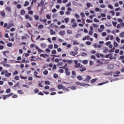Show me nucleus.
Wrapping results in <instances>:
<instances>
[{
  "mask_svg": "<svg viewBox=\"0 0 124 124\" xmlns=\"http://www.w3.org/2000/svg\"><path fill=\"white\" fill-rule=\"evenodd\" d=\"M93 26L94 28H98V25L95 23L93 24Z\"/></svg>",
  "mask_w": 124,
  "mask_h": 124,
  "instance_id": "864d4df0",
  "label": "nucleus"
},
{
  "mask_svg": "<svg viewBox=\"0 0 124 124\" xmlns=\"http://www.w3.org/2000/svg\"><path fill=\"white\" fill-rule=\"evenodd\" d=\"M34 74L35 75H34V77H35L37 78H41V76H37L38 75V73H37V71H34Z\"/></svg>",
  "mask_w": 124,
  "mask_h": 124,
  "instance_id": "f8f14e48",
  "label": "nucleus"
},
{
  "mask_svg": "<svg viewBox=\"0 0 124 124\" xmlns=\"http://www.w3.org/2000/svg\"><path fill=\"white\" fill-rule=\"evenodd\" d=\"M69 18L68 17H66L64 18L65 23H67L69 22Z\"/></svg>",
  "mask_w": 124,
  "mask_h": 124,
  "instance_id": "bb28decb",
  "label": "nucleus"
},
{
  "mask_svg": "<svg viewBox=\"0 0 124 124\" xmlns=\"http://www.w3.org/2000/svg\"><path fill=\"white\" fill-rule=\"evenodd\" d=\"M91 58V59H92V60H96V57H95V56H94V55H92Z\"/></svg>",
  "mask_w": 124,
  "mask_h": 124,
  "instance_id": "6e6d98bb",
  "label": "nucleus"
},
{
  "mask_svg": "<svg viewBox=\"0 0 124 124\" xmlns=\"http://www.w3.org/2000/svg\"><path fill=\"white\" fill-rule=\"evenodd\" d=\"M34 19H35L36 20H38V19H39V16H38L37 15H34Z\"/></svg>",
  "mask_w": 124,
  "mask_h": 124,
  "instance_id": "c85d7f7f",
  "label": "nucleus"
},
{
  "mask_svg": "<svg viewBox=\"0 0 124 124\" xmlns=\"http://www.w3.org/2000/svg\"><path fill=\"white\" fill-rule=\"evenodd\" d=\"M119 36H120V37H121V38H124V31L121 32L119 34Z\"/></svg>",
  "mask_w": 124,
  "mask_h": 124,
  "instance_id": "5701e85b",
  "label": "nucleus"
},
{
  "mask_svg": "<svg viewBox=\"0 0 124 124\" xmlns=\"http://www.w3.org/2000/svg\"><path fill=\"white\" fill-rule=\"evenodd\" d=\"M80 56H83V57H85L87 56V54L85 52H81L80 53Z\"/></svg>",
  "mask_w": 124,
  "mask_h": 124,
  "instance_id": "aec40b11",
  "label": "nucleus"
},
{
  "mask_svg": "<svg viewBox=\"0 0 124 124\" xmlns=\"http://www.w3.org/2000/svg\"><path fill=\"white\" fill-rule=\"evenodd\" d=\"M50 33L51 35H55L56 34V32L54 31L52 29L50 30Z\"/></svg>",
  "mask_w": 124,
  "mask_h": 124,
  "instance_id": "dca6fc26",
  "label": "nucleus"
},
{
  "mask_svg": "<svg viewBox=\"0 0 124 124\" xmlns=\"http://www.w3.org/2000/svg\"><path fill=\"white\" fill-rule=\"evenodd\" d=\"M17 93L19 94H24V92H22L21 90H18Z\"/></svg>",
  "mask_w": 124,
  "mask_h": 124,
  "instance_id": "2f4dec72",
  "label": "nucleus"
},
{
  "mask_svg": "<svg viewBox=\"0 0 124 124\" xmlns=\"http://www.w3.org/2000/svg\"><path fill=\"white\" fill-rule=\"evenodd\" d=\"M92 78V77L90 76H87V77L83 80L84 82H88Z\"/></svg>",
  "mask_w": 124,
  "mask_h": 124,
  "instance_id": "423d86ee",
  "label": "nucleus"
},
{
  "mask_svg": "<svg viewBox=\"0 0 124 124\" xmlns=\"http://www.w3.org/2000/svg\"><path fill=\"white\" fill-rule=\"evenodd\" d=\"M78 54V51H70V55L73 56H75Z\"/></svg>",
  "mask_w": 124,
  "mask_h": 124,
  "instance_id": "20e7f679",
  "label": "nucleus"
},
{
  "mask_svg": "<svg viewBox=\"0 0 124 124\" xmlns=\"http://www.w3.org/2000/svg\"><path fill=\"white\" fill-rule=\"evenodd\" d=\"M50 27L53 28H58V26L57 25H55V24L52 23L51 25H50Z\"/></svg>",
  "mask_w": 124,
  "mask_h": 124,
  "instance_id": "9b49d317",
  "label": "nucleus"
},
{
  "mask_svg": "<svg viewBox=\"0 0 124 124\" xmlns=\"http://www.w3.org/2000/svg\"><path fill=\"white\" fill-rule=\"evenodd\" d=\"M7 46L8 47H11L13 46V43H8L7 44Z\"/></svg>",
  "mask_w": 124,
  "mask_h": 124,
  "instance_id": "cd10ccee",
  "label": "nucleus"
},
{
  "mask_svg": "<svg viewBox=\"0 0 124 124\" xmlns=\"http://www.w3.org/2000/svg\"><path fill=\"white\" fill-rule=\"evenodd\" d=\"M12 75L11 73L7 72L5 74L4 77H10Z\"/></svg>",
  "mask_w": 124,
  "mask_h": 124,
  "instance_id": "ddd939ff",
  "label": "nucleus"
},
{
  "mask_svg": "<svg viewBox=\"0 0 124 124\" xmlns=\"http://www.w3.org/2000/svg\"><path fill=\"white\" fill-rule=\"evenodd\" d=\"M67 33L69 34H73V32H72V31L70 30H67Z\"/></svg>",
  "mask_w": 124,
  "mask_h": 124,
  "instance_id": "37998d69",
  "label": "nucleus"
},
{
  "mask_svg": "<svg viewBox=\"0 0 124 124\" xmlns=\"http://www.w3.org/2000/svg\"><path fill=\"white\" fill-rule=\"evenodd\" d=\"M112 73L111 72H107V73H105V74H104V75H106V76H108V75H111Z\"/></svg>",
  "mask_w": 124,
  "mask_h": 124,
  "instance_id": "a18cd8bd",
  "label": "nucleus"
},
{
  "mask_svg": "<svg viewBox=\"0 0 124 124\" xmlns=\"http://www.w3.org/2000/svg\"><path fill=\"white\" fill-rule=\"evenodd\" d=\"M26 14V11L24 10H21L20 14L22 16H24Z\"/></svg>",
  "mask_w": 124,
  "mask_h": 124,
  "instance_id": "6ab92c4d",
  "label": "nucleus"
},
{
  "mask_svg": "<svg viewBox=\"0 0 124 124\" xmlns=\"http://www.w3.org/2000/svg\"><path fill=\"white\" fill-rule=\"evenodd\" d=\"M7 73V70H2V72H1V75H4Z\"/></svg>",
  "mask_w": 124,
  "mask_h": 124,
  "instance_id": "412c9836",
  "label": "nucleus"
},
{
  "mask_svg": "<svg viewBox=\"0 0 124 124\" xmlns=\"http://www.w3.org/2000/svg\"><path fill=\"white\" fill-rule=\"evenodd\" d=\"M35 48H36V49L38 50V51L39 52H44V51H43V50H42V49H41L40 48L38 47L37 46H36L35 47Z\"/></svg>",
  "mask_w": 124,
  "mask_h": 124,
  "instance_id": "2eb2a0df",
  "label": "nucleus"
},
{
  "mask_svg": "<svg viewBox=\"0 0 124 124\" xmlns=\"http://www.w3.org/2000/svg\"><path fill=\"white\" fill-rule=\"evenodd\" d=\"M108 51V48H106L104 50L103 52H105L106 54H107Z\"/></svg>",
  "mask_w": 124,
  "mask_h": 124,
  "instance_id": "de8ad7c7",
  "label": "nucleus"
},
{
  "mask_svg": "<svg viewBox=\"0 0 124 124\" xmlns=\"http://www.w3.org/2000/svg\"><path fill=\"white\" fill-rule=\"evenodd\" d=\"M9 53V51H4L2 52V53H3V55H4V56H6V53Z\"/></svg>",
  "mask_w": 124,
  "mask_h": 124,
  "instance_id": "c756f323",
  "label": "nucleus"
},
{
  "mask_svg": "<svg viewBox=\"0 0 124 124\" xmlns=\"http://www.w3.org/2000/svg\"><path fill=\"white\" fill-rule=\"evenodd\" d=\"M94 21L95 23H98L99 22V20H98V19H96V18H94Z\"/></svg>",
  "mask_w": 124,
  "mask_h": 124,
  "instance_id": "09e8293b",
  "label": "nucleus"
},
{
  "mask_svg": "<svg viewBox=\"0 0 124 124\" xmlns=\"http://www.w3.org/2000/svg\"><path fill=\"white\" fill-rule=\"evenodd\" d=\"M93 32L92 31H90L89 33H88V34L90 35H92L93 34Z\"/></svg>",
  "mask_w": 124,
  "mask_h": 124,
  "instance_id": "338daca9",
  "label": "nucleus"
},
{
  "mask_svg": "<svg viewBox=\"0 0 124 124\" xmlns=\"http://www.w3.org/2000/svg\"><path fill=\"white\" fill-rule=\"evenodd\" d=\"M66 34V32H65L64 31H62L59 32V34L61 35V36H64Z\"/></svg>",
  "mask_w": 124,
  "mask_h": 124,
  "instance_id": "9d476101",
  "label": "nucleus"
},
{
  "mask_svg": "<svg viewBox=\"0 0 124 124\" xmlns=\"http://www.w3.org/2000/svg\"><path fill=\"white\" fill-rule=\"evenodd\" d=\"M116 24H117V22H112V25H113V26L114 27H116Z\"/></svg>",
  "mask_w": 124,
  "mask_h": 124,
  "instance_id": "774afa93",
  "label": "nucleus"
},
{
  "mask_svg": "<svg viewBox=\"0 0 124 124\" xmlns=\"http://www.w3.org/2000/svg\"><path fill=\"white\" fill-rule=\"evenodd\" d=\"M29 5V2L27 1H26L25 2V4H24V5H23V6H24V7H27V6H28Z\"/></svg>",
  "mask_w": 124,
  "mask_h": 124,
  "instance_id": "a878e982",
  "label": "nucleus"
},
{
  "mask_svg": "<svg viewBox=\"0 0 124 124\" xmlns=\"http://www.w3.org/2000/svg\"><path fill=\"white\" fill-rule=\"evenodd\" d=\"M47 19H51V16L49 15H46V16Z\"/></svg>",
  "mask_w": 124,
  "mask_h": 124,
  "instance_id": "4d7b16f0",
  "label": "nucleus"
},
{
  "mask_svg": "<svg viewBox=\"0 0 124 124\" xmlns=\"http://www.w3.org/2000/svg\"><path fill=\"white\" fill-rule=\"evenodd\" d=\"M0 15L2 16L3 17H5V12L4 11H2L0 12Z\"/></svg>",
  "mask_w": 124,
  "mask_h": 124,
  "instance_id": "b1692460",
  "label": "nucleus"
},
{
  "mask_svg": "<svg viewBox=\"0 0 124 124\" xmlns=\"http://www.w3.org/2000/svg\"><path fill=\"white\" fill-rule=\"evenodd\" d=\"M114 46H115V47H118V43L116 42H114Z\"/></svg>",
  "mask_w": 124,
  "mask_h": 124,
  "instance_id": "052dcab7",
  "label": "nucleus"
},
{
  "mask_svg": "<svg viewBox=\"0 0 124 124\" xmlns=\"http://www.w3.org/2000/svg\"><path fill=\"white\" fill-rule=\"evenodd\" d=\"M117 21H118L119 23H122L123 20L121 18H118V19H117Z\"/></svg>",
  "mask_w": 124,
  "mask_h": 124,
  "instance_id": "5fc2aeb1",
  "label": "nucleus"
},
{
  "mask_svg": "<svg viewBox=\"0 0 124 124\" xmlns=\"http://www.w3.org/2000/svg\"><path fill=\"white\" fill-rule=\"evenodd\" d=\"M13 94H14V93H10L8 95H3L2 99L5 100H6L7 99V98L13 96Z\"/></svg>",
  "mask_w": 124,
  "mask_h": 124,
  "instance_id": "7ed1b4c3",
  "label": "nucleus"
},
{
  "mask_svg": "<svg viewBox=\"0 0 124 124\" xmlns=\"http://www.w3.org/2000/svg\"><path fill=\"white\" fill-rule=\"evenodd\" d=\"M33 92L34 93H37L39 92V90L38 89H36L35 90H34Z\"/></svg>",
  "mask_w": 124,
  "mask_h": 124,
  "instance_id": "49530a36",
  "label": "nucleus"
},
{
  "mask_svg": "<svg viewBox=\"0 0 124 124\" xmlns=\"http://www.w3.org/2000/svg\"><path fill=\"white\" fill-rule=\"evenodd\" d=\"M119 60H124V56H121L119 57Z\"/></svg>",
  "mask_w": 124,
  "mask_h": 124,
  "instance_id": "0e129e2a",
  "label": "nucleus"
},
{
  "mask_svg": "<svg viewBox=\"0 0 124 124\" xmlns=\"http://www.w3.org/2000/svg\"><path fill=\"white\" fill-rule=\"evenodd\" d=\"M44 26L43 25H39L38 26V29H42L44 28Z\"/></svg>",
  "mask_w": 124,
  "mask_h": 124,
  "instance_id": "58836bf2",
  "label": "nucleus"
},
{
  "mask_svg": "<svg viewBox=\"0 0 124 124\" xmlns=\"http://www.w3.org/2000/svg\"><path fill=\"white\" fill-rule=\"evenodd\" d=\"M58 72L60 73H63L64 72V70L63 69H59L58 70Z\"/></svg>",
  "mask_w": 124,
  "mask_h": 124,
  "instance_id": "8fccbe9b",
  "label": "nucleus"
},
{
  "mask_svg": "<svg viewBox=\"0 0 124 124\" xmlns=\"http://www.w3.org/2000/svg\"><path fill=\"white\" fill-rule=\"evenodd\" d=\"M96 80H97V78L92 79L91 80V83L93 84L95 83L96 81Z\"/></svg>",
  "mask_w": 124,
  "mask_h": 124,
  "instance_id": "4be33fe9",
  "label": "nucleus"
},
{
  "mask_svg": "<svg viewBox=\"0 0 124 124\" xmlns=\"http://www.w3.org/2000/svg\"><path fill=\"white\" fill-rule=\"evenodd\" d=\"M86 44H87L88 46L91 45V42H90L89 41L86 42Z\"/></svg>",
  "mask_w": 124,
  "mask_h": 124,
  "instance_id": "69168bd1",
  "label": "nucleus"
},
{
  "mask_svg": "<svg viewBox=\"0 0 124 124\" xmlns=\"http://www.w3.org/2000/svg\"><path fill=\"white\" fill-rule=\"evenodd\" d=\"M114 66L113 64H109V65H108V69H109V70L113 69L114 68Z\"/></svg>",
  "mask_w": 124,
  "mask_h": 124,
  "instance_id": "6e6552de",
  "label": "nucleus"
},
{
  "mask_svg": "<svg viewBox=\"0 0 124 124\" xmlns=\"http://www.w3.org/2000/svg\"><path fill=\"white\" fill-rule=\"evenodd\" d=\"M71 5V2H69L68 4L65 5L66 7H70Z\"/></svg>",
  "mask_w": 124,
  "mask_h": 124,
  "instance_id": "bf43d9fd",
  "label": "nucleus"
},
{
  "mask_svg": "<svg viewBox=\"0 0 124 124\" xmlns=\"http://www.w3.org/2000/svg\"><path fill=\"white\" fill-rule=\"evenodd\" d=\"M41 47H43V48H45L46 47V45L45 43H42L41 44Z\"/></svg>",
  "mask_w": 124,
  "mask_h": 124,
  "instance_id": "a211bd4d",
  "label": "nucleus"
},
{
  "mask_svg": "<svg viewBox=\"0 0 124 124\" xmlns=\"http://www.w3.org/2000/svg\"><path fill=\"white\" fill-rule=\"evenodd\" d=\"M7 93H9L11 92V89L10 88L6 90V91L5 92Z\"/></svg>",
  "mask_w": 124,
  "mask_h": 124,
  "instance_id": "603ef678",
  "label": "nucleus"
},
{
  "mask_svg": "<svg viewBox=\"0 0 124 124\" xmlns=\"http://www.w3.org/2000/svg\"><path fill=\"white\" fill-rule=\"evenodd\" d=\"M48 70H45V71L43 72L44 75H48Z\"/></svg>",
  "mask_w": 124,
  "mask_h": 124,
  "instance_id": "f704fd0d",
  "label": "nucleus"
},
{
  "mask_svg": "<svg viewBox=\"0 0 124 124\" xmlns=\"http://www.w3.org/2000/svg\"><path fill=\"white\" fill-rule=\"evenodd\" d=\"M75 68H80L79 71L81 72H84L86 70V68L85 67H83V65H81L80 63L75 64Z\"/></svg>",
  "mask_w": 124,
  "mask_h": 124,
  "instance_id": "f257e3e1",
  "label": "nucleus"
},
{
  "mask_svg": "<svg viewBox=\"0 0 124 124\" xmlns=\"http://www.w3.org/2000/svg\"><path fill=\"white\" fill-rule=\"evenodd\" d=\"M40 56L41 57H43V58H46V57H48V55H47V54H41L40 55Z\"/></svg>",
  "mask_w": 124,
  "mask_h": 124,
  "instance_id": "f3484780",
  "label": "nucleus"
},
{
  "mask_svg": "<svg viewBox=\"0 0 124 124\" xmlns=\"http://www.w3.org/2000/svg\"><path fill=\"white\" fill-rule=\"evenodd\" d=\"M82 63L83 64H87L88 63V61L87 60H83Z\"/></svg>",
  "mask_w": 124,
  "mask_h": 124,
  "instance_id": "c9c22d12",
  "label": "nucleus"
},
{
  "mask_svg": "<svg viewBox=\"0 0 124 124\" xmlns=\"http://www.w3.org/2000/svg\"><path fill=\"white\" fill-rule=\"evenodd\" d=\"M25 19H29V20L30 21H32L33 20L32 17H31V16H30L29 15H25Z\"/></svg>",
  "mask_w": 124,
  "mask_h": 124,
  "instance_id": "39448f33",
  "label": "nucleus"
},
{
  "mask_svg": "<svg viewBox=\"0 0 124 124\" xmlns=\"http://www.w3.org/2000/svg\"><path fill=\"white\" fill-rule=\"evenodd\" d=\"M9 41H12V42H13L14 41H15V37H13L12 39L9 38Z\"/></svg>",
  "mask_w": 124,
  "mask_h": 124,
  "instance_id": "3c124183",
  "label": "nucleus"
},
{
  "mask_svg": "<svg viewBox=\"0 0 124 124\" xmlns=\"http://www.w3.org/2000/svg\"><path fill=\"white\" fill-rule=\"evenodd\" d=\"M62 62H67L68 63V64H71V63H73V61H72V60L67 61V60H63Z\"/></svg>",
  "mask_w": 124,
  "mask_h": 124,
  "instance_id": "1a4fd4ad",
  "label": "nucleus"
},
{
  "mask_svg": "<svg viewBox=\"0 0 124 124\" xmlns=\"http://www.w3.org/2000/svg\"><path fill=\"white\" fill-rule=\"evenodd\" d=\"M77 78H78V80H83L82 76H78Z\"/></svg>",
  "mask_w": 124,
  "mask_h": 124,
  "instance_id": "e433bc0d",
  "label": "nucleus"
},
{
  "mask_svg": "<svg viewBox=\"0 0 124 124\" xmlns=\"http://www.w3.org/2000/svg\"><path fill=\"white\" fill-rule=\"evenodd\" d=\"M73 44L74 45H79V43H78L77 41H74Z\"/></svg>",
  "mask_w": 124,
  "mask_h": 124,
  "instance_id": "72a5a7b5",
  "label": "nucleus"
},
{
  "mask_svg": "<svg viewBox=\"0 0 124 124\" xmlns=\"http://www.w3.org/2000/svg\"><path fill=\"white\" fill-rule=\"evenodd\" d=\"M69 71V69H68V68H66L65 69V75L67 76H69L70 75V72Z\"/></svg>",
  "mask_w": 124,
  "mask_h": 124,
  "instance_id": "0eeeda50",
  "label": "nucleus"
},
{
  "mask_svg": "<svg viewBox=\"0 0 124 124\" xmlns=\"http://www.w3.org/2000/svg\"><path fill=\"white\" fill-rule=\"evenodd\" d=\"M54 48L57 49L58 48L59 46L57 44H54Z\"/></svg>",
  "mask_w": 124,
  "mask_h": 124,
  "instance_id": "e2e57ef3",
  "label": "nucleus"
},
{
  "mask_svg": "<svg viewBox=\"0 0 124 124\" xmlns=\"http://www.w3.org/2000/svg\"><path fill=\"white\" fill-rule=\"evenodd\" d=\"M44 0H41V2H40V5H41L42 7H43V6H44Z\"/></svg>",
  "mask_w": 124,
  "mask_h": 124,
  "instance_id": "79ce46f5",
  "label": "nucleus"
},
{
  "mask_svg": "<svg viewBox=\"0 0 124 124\" xmlns=\"http://www.w3.org/2000/svg\"><path fill=\"white\" fill-rule=\"evenodd\" d=\"M116 40L117 42V43H119L120 42V39L118 37H116Z\"/></svg>",
  "mask_w": 124,
  "mask_h": 124,
  "instance_id": "c03bdc74",
  "label": "nucleus"
},
{
  "mask_svg": "<svg viewBox=\"0 0 124 124\" xmlns=\"http://www.w3.org/2000/svg\"><path fill=\"white\" fill-rule=\"evenodd\" d=\"M72 26V28H76V27H77V24L76 23H73Z\"/></svg>",
  "mask_w": 124,
  "mask_h": 124,
  "instance_id": "ea45409f",
  "label": "nucleus"
},
{
  "mask_svg": "<svg viewBox=\"0 0 124 124\" xmlns=\"http://www.w3.org/2000/svg\"><path fill=\"white\" fill-rule=\"evenodd\" d=\"M80 16H81V17H85L84 13H80Z\"/></svg>",
  "mask_w": 124,
  "mask_h": 124,
  "instance_id": "13d9d810",
  "label": "nucleus"
},
{
  "mask_svg": "<svg viewBox=\"0 0 124 124\" xmlns=\"http://www.w3.org/2000/svg\"><path fill=\"white\" fill-rule=\"evenodd\" d=\"M76 85H77L81 86H82V87L90 86V85H89V84L82 83H80V82H76Z\"/></svg>",
  "mask_w": 124,
  "mask_h": 124,
  "instance_id": "f03ea898",
  "label": "nucleus"
},
{
  "mask_svg": "<svg viewBox=\"0 0 124 124\" xmlns=\"http://www.w3.org/2000/svg\"><path fill=\"white\" fill-rule=\"evenodd\" d=\"M64 87L62 84H59L58 86V89L59 90L62 89Z\"/></svg>",
  "mask_w": 124,
  "mask_h": 124,
  "instance_id": "4468645a",
  "label": "nucleus"
},
{
  "mask_svg": "<svg viewBox=\"0 0 124 124\" xmlns=\"http://www.w3.org/2000/svg\"><path fill=\"white\" fill-rule=\"evenodd\" d=\"M72 75L73 76H76V73L75 71H72Z\"/></svg>",
  "mask_w": 124,
  "mask_h": 124,
  "instance_id": "680f3d73",
  "label": "nucleus"
},
{
  "mask_svg": "<svg viewBox=\"0 0 124 124\" xmlns=\"http://www.w3.org/2000/svg\"><path fill=\"white\" fill-rule=\"evenodd\" d=\"M77 89L76 86H71L70 87V89H72L73 90H76Z\"/></svg>",
  "mask_w": 124,
  "mask_h": 124,
  "instance_id": "a19ab883",
  "label": "nucleus"
},
{
  "mask_svg": "<svg viewBox=\"0 0 124 124\" xmlns=\"http://www.w3.org/2000/svg\"><path fill=\"white\" fill-rule=\"evenodd\" d=\"M31 24H30L29 22H27V23L26 24V27L27 28H31Z\"/></svg>",
  "mask_w": 124,
  "mask_h": 124,
  "instance_id": "7c9ffc66",
  "label": "nucleus"
},
{
  "mask_svg": "<svg viewBox=\"0 0 124 124\" xmlns=\"http://www.w3.org/2000/svg\"><path fill=\"white\" fill-rule=\"evenodd\" d=\"M5 9L9 12L11 11V8L10 7H7L6 8H5Z\"/></svg>",
  "mask_w": 124,
  "mask_h": 124,
  "instance_id": "473e14b6",
  "label": "nucleus"
},
{
  "mask_svg": "<svg viewBox=\"0 0 124 124\" xmlns=\"http://www.w3.org/2000/svg\"><path fill=\"white\" fill-rule=\"evenodd\" d=\"M3 66H4L5 67H11L10 64H3Z\"/></svg>",
  "mask_w": 124,
  "mask_h": 124,
  "instance_id": "4c0bfd02",
  "label": "nucleus"
},
{
  "mask_svg": "<svg viewBox=\"0 0 124 124\" xmlns=\"http://www.w3.org/2000/svg\"><path fill=\"white\" fill-rule=\"evenodd\" d=\"M45 85H49L50 84V82L48 80H46L45 81Z\"/></svg>",
  "mask_w": 124,
  "mask_h": 124,
  "instance_id": "393cba45",
  "label": "nucleus"
}]
</instances>
